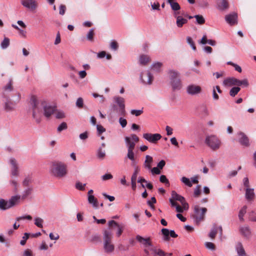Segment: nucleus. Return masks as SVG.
Masks as SVG:
<instances>
[{"mask_svg":"<svg viewBox=\"0 0 256 256\" xmlns=\"http://www.w3.org/2000/svg\"><path fill=\"white\" fill-rule=\"evenodd\" d=\"M236 250L238 256H247L242 244L238 242L236 244Z\"/></svg>","mask_w":256,"mask_h":256,"instance_id":"22","label":"nucleus"},{"mask_svg":"<svg viewBox=\"0 0 256 256\" xmlns=\"http://www.w3.org/2000/svg\"><path fill=\"white\" fill-rule=\"evenodd\" d=\"M10 44V40L8 38L4 37L3 40L1 42L0 47L4 50L8 47Z\"/></svg>","mask_w":256,"mask_h":256,"instance_id":"36","label":"nucleus"},{"mask_svg":"<svg viewBox=\"0 0 256 256\" xmlns=\"http://www.w3.org/2000/svg\"><path fill=\"white\" fill-rule=\"evenodd\" d=\"M113 99L118 106V108L116 105H114L112 106L114 110L118 112L120 115L124 116L126 114L124 99L119 96H115Z\"/></svg>","mask_w":256,"mask_h":256,"instance_id":"6","label":"nucleus"},{"mask_svg":"<svg viewBox=\"0 0 256 256\" xmlns=\"http://www.w3.org/2000/svg\"><path fill=\"white\" fill-rule=\"evenodd\" d=\"M238 15L235 12L227 14L225 16V20L227 23L230 26H233L237 24Z\"/></svg>","mask_w":256,"mask_h":256,"instance_id":"17","label":"nucleus"},{"mask_svg":"<svg viewBox=\"0 0 256 256\" xmlns=\"http://www.w3.org/2000/svg\"><path fill=\"white\" fill-rule=\"evenodd\" d=\"M13 90L12 81L10 79L9 80L8 82L3 88V94L4 96Z\"/></svg>","mask_w":256,"mask_h":256,"instance_id":"26","label":"nucleus"},{"mask_svg":"<svg viewBox=\"0 0 256 256\" xmlns=\"http://www.w3.org/2000/svg\"><path fill=\"white\" fill-rule=\"evenodd\" d=\"M150 61V58L146 55H142L140 58V62L142 64H146Z\"/></svg>","mask_w":256,"mask_h":256,"instance_id":"44","label":"nucleus"},{"mask_svg":"<svg viewBox=\"0 0 256 256\" xmlns=\"http://www.w3.org/2000/svg\"><path fill=\"white\" fill-rule=\"evenodd\" d=\"M236 78L234 77L228 78L223 81V85L224 86H235Z\"/></svg>","mask_w":256,"mask_h":256,"instance_id":"29","label":"nucleus"},{"mask_svg":"<svg viewBox=\"0 0 256 256\" xmlns=\"http://www.w3.org/2000/svg\"><path fill=\"white\" fill-rule=\"evenodd\" d=\"M169 200L172 206L173 207H176L177 212L181 213L184 212V208H182V207L178 205L176 202H173L172 200Z\"/></svg>","mask_w":256,"mask_h":256,"instance_id":"41","label":"nucleus"},{"mask_svg":"<svg viewBox=\"0 0 256 256\" xmlns=\"http://www.w3.org/2000/svg\"><path fill=\"white\" fill-rule=\"evenodd\" d=\"M32 182V177L30 176H26L24 178L22 182V186L24 187L29 186L30 184Z\"/></svg>","mask_w":256,"mask_h":256,"instance_id":"39","label":"nucleus"},{"mask_svg":"<svg viewBox=\"0 0 256 256\" xmlns=\"http://www.w3.org/2000/svg\"><path fill=\"white\" fill-rule=\"evenodd\" d=\"M88 132L86 131L83 133L80 134L79 136V138L80 140H84L88 138Z\"/></svg>","mask_w":256,"mask_h":256,"instance_id":"63","label":"nucleus"},{"mask_svg":"<svg viewBox=\"0 0 256 256\" xmlns=\"http://www.w3.org/2000/svg\"><path fill=\"white\" fill-rule=\"evenodd\" d=\"M207 211V209L205 208H200L198 206H195L194 207V218L196 224H198L204 218V215Z\"/></svg>","mask_w":256,"mask_h":256,"instance_id":"7","label":"nucleus"},{"mask_svg":"<svg viewBox=\"0 0 256 256\" xmlns=\"http://www.w3.org/2000/svg\"><path fill=\"white\" fill-rule=\"evenodd\" d=\"M238 134V136L239 142L244 146H248L250 144L249 140L246 135L242 132H240Z\"/></svg>","mask_w":256,"mask_h":256,"instance_id":"19","label":"nucleus"},{"mask_svg":"<svg viewBox=\"0 0 256 256\" xmlns=\"http://www.w3.org/2000/svg\"><path fill=\"white\" fill-rule=\"evenodd\" d=\"M10 184L12 188V192L14 193H17L18 192V188L20 184L16 180H11L10 182Z\"/></svg>","mask_w":256,"mask_h":256,"instance_id":"35","label":"nucleus"},{"mask_svg":"<svg viewBox=\"0 0 256 256\" xmlns=\"http://www.w3.org/2000/svg\"><path fill=\"white\" fill-rule=\"evenodd\" d=\"M106 156V151L102 148H98L96 150V158L100 160H103L104 159Z\"/></svg>","mask_w":256,"mask_h":256,"instance_id":"31","label":"nucleus"},{"mask_svg":"<svg viewBox=\"0 0 256 256\" xmlns=\"http://www.w3.org/2000/svg\"><path fill=\"white\" fill-rule=\"evenodd\" d=\"M194 17L196 18V22L198 24H202L205 22L204 18L201 15H195Z\"/></svg>","mask_w":256,"mask_h":256,"instance_id":"46","label":"nucleus"},{"mask_svg":"<svg viewBox=\"0 0 256 256\" xmlns=\"http://www.w3.org/2000/svg\"><path fill=\"white\" fill-rule=\"evenodd\" d=\"M206 144L212 150H216L221 146L220 140L214 134L208 135L206 137Z\"/></svg>","mask_w":256,"mask_h":256,"instance_id":"5","label":"nucleus"},{"mask_svg":"<svg viewBox=\"0 0 256 256\" xmlns=\"http://www.w3.org/2000/svg\"><path fill=\"white\" fill-rule=\"evenodd\" d=\"M112 233L110 230H104L103 233V250L107 254H111L114 250V245L112 242Z\"/></svg>","mask_w":256,"mask_h":256,"instance_id":"3","label":"nucleus"},{"mask_svg":"<svg viewBox=\"0 0 256 256\" xmlns=\"http://www.w3.org/2000/svg\"><path fill=\"white\" fill-rule=\"evenodd\" d=\"M8 163L11 167V174L12 176H17L19 174L18 166L16 160L13 158H11L8 160Z\"/></svg>","mask_w":256,"mask_h":256,"instance_id":"14","label":"nucleus"},{"mask_svg":"<svg viewBox=\"0 0 256 256\" xmlns=\"http://www.w3.org/2000/svg\"><path fill=\"white\" fill-rule=\"evenodd\" d=\"M150 170L152 174L153 175L160 174L161 172L160 170L158 167H154L153 168H152Z\"/></svg>","mask_w":256,"mask_h":256,"instance_id":"59","label":"nucleus"},{"mask_svg":"<svg viewBox=\"0 0 256 256\" xmlns=\"http://www.w3.org/2000/svg\"><path fill=\"white\" fill-rule=\"evenodd\" d=\"M134 167V170L133 174L131 178L136 179L138 173L139 172L140 169L138 166H136V164L135 166H133Z\"/></svg>","mask_w":256,"mask_h":256,"instance_id":"56","label":"nucleus"},{"mask_svg":"<svg viewBox=\"0 0 256 256\" xmlns=\"http://www.w3.org/2000/svg\"><path fill=\"white\" fill-rule=\"evenodd\" d=\"M134 149H128V153L126 154V158L130 160L132 162V165L135 166L136 163L135 159V154L134 152Z\"/></svg>","mask_w":256,"mask_h":256,"instance_id":"25","label":"nucleus"},{"mask_svg":"<svg viewBox=\"0 0 256 256\" xmlns=\"http://www.w3.org/2000/svg\"><path fill=\"white\" fill-rule=\"evenodd\" d=\"M186 41H187V42L190 46L192 47V50H196V47L195 46L194 43V41L192 40V38L188 36L186 38Z\"/></svg>","mask_w":256,"mask_h":256,"instance_id":"55","label":"nucleus"},{"mask_svg":"<svg viewBox=\"0 0 256 256\" xmlns=\"http://www.w3.org/2000/svg\"><path fill=\"white\" fill-rule=\"evenodd\" d=\"M162 62H156L154 63L151 66L152 70H153L156 72H159L160 71V68L162 66Z\"/></svg>","mask_w":256,"mask_h":256,"instance_id":"40","label":"nucleus"},{"mask_svg":"<svg viewBox=\"0 0 256 256\" xmlns=\"http://www.w3.org/2000/svg\"><path fill=\"white\" fill-rule=\"evenodd\" d=\"M247 206H244L242 207L238 213V218L242 222L244 221V216L246 212Z\"/></svg>","mask_w":256,"mask_h":256,"instance_id":"37","label":"nucleus"},{"mask_svg":"<svg viewBox=\"0 0 256 256\" xmlns=\"http://www.w3.org/2000/svg\"><path fill=\"white\" fill-rule=\"evenodd\" d=\"M255 197L254 192V189L252 188H246L245 198L248 202H251L254 200Z\"/></svg>","mask_w":256,"mask_h":256,"instance_id":"20","label":"nucleus"},{"mask_svg":"<svg viewBox=\"0 0 256 256\" xmlns=\"http://www.w3.org/2000/svg\"><path fill=\"white\" fill-rule=\"evenodd\" d=\"M108 225L109 228L107 230H110L112 232L114 228L116 227V236L119 237L122 234L124 228L122 226L119 224L118 222L114 220L109 221Z\"/></svg>","mask_w":256,"mask_h":256,"instance_id":"12","label":"nucleus"},{"mask_svg":"<svg viewBox=\"0 0 256 256\" xmlns=\"http://www.w3.org/2000/svg\"><path fill=\"white\" fill-rule=\"evenodd\" d=\"M22 256H34L32 251L30 249L24 250Z\"/></svg>","mask_w":256,"mask_h":256,"instance_id":"64","label":"nucleus"},{"mask_svg":"<svg viewBox=\"0 0 256 256\" xmlns=\"http://www.w3.org/2000/svg\"><path fill=\"white\" fill-rule=\"evenodd\" d=\"M217 232H218V228L216 227V224H214L212 228L210 230V232L209 233L208 236L212 239H214L215 238Z\"/></svg>","mask_w":256,"mask_h":256,"instance_id":"42","label":"nucleus"},{"mask_svg":"<svg viewBox=\"0 0 256 256\" xmlns=\"http://www.w3.org/2000/svg\"><path fill=\"white\" fill-rule=\"evenodd\" d=\"M143 113V110H132L130 111V114L132 115H134L138 116L141 115Z\"/></svg>","mask_w":256,"mask_h":256,"instance_id":"53","label":"nucleus"},{"mask_svg":"<svg viewBox=\"0 0 256 256\" xmlns=\"http://www.w3.org/2000/svg\"><path fill=\"white\" fill-rule=\"evenodd\" d=\"M65 117L64 113L62 111H57L56 112V118L58 119L63 118Z\"/></svg>","mask_w":256,"mask_h":256,"instance_id":"61","label":"nucleus"},{"mask_svg":"<svg viewBox=\"0 0 256 256\" xmlns=\"http://www.w3.org/2000/svg\"><path fill=\"white\" fill-rule=\"evenodd\" d=\"M16 104V102H12L10 100H6L4 105V110L8 112L13 110L15 108Z\"/></svg>","mask_w":256,"mask_h":256,"instance_id":"21","label":"nucleus"},{"mask_svg":"<svg viewBox=\"0 0 256 256\" xmlns=\"http://www.w3.org/2000/svg\"><path fill=\"white\" fill-rule=\"evenodd\" d=\"M181 182L184 183L185 185L189 186L192 187V182L190 180L185 176H183L181 178Z\"/></svg>","mask_w":256,"mask_h":256,"instance_id":"47","label":"nucleus"},{"mask_svg":"<svg viewBox=\"0 0 256 256\" xmlns=\"http://www.w3.org/2000/svg\"><path fill=\"white\" fill-rule=\"evenodd\" d=\"M205 246L207 248L212 250H215L214 244L211 242H206L205 243Z\"/></svg>","mask_w":256,"mask_h":256,"instance_id":"62","label":"nucleus"},{"mask_svg":"<svg viewBox=\"0 0 256 256\" xmlns=\"http://www.w3.org/2000/svg\"><path fill=\"white\" fill-rule=\"evenodd\" d=\"M20 199H22V197L19 194L12 196L8 200L11 208L18 204L20 202Z\"/></svg>","mask_w":256,"mask_h":256,"instance_id":"23","label":"nucleus"},{"mask_svg":"<svg viewBox=\"0 0 256 256\" xmlns=\"http://www.w3.org/2000/svg\"><path fill=\"white\" fill-rule=\"evenodd\" d=\"M160 181L161 182L164 184H168V186L170 185L169 181L166 178V176L164 175H162L160 176Z\"/></svg>","mask_w":256,"mask_h":256,"instance_id":"57","label":"nucleus"},{"mask_svg":"<svg viewBox=\"0 0 256 256\" xmlns=\"http://www.w3.org/2000/svg\"><path fill=\"white\" fill-rule=\"evenodd\" d=\"M30 103L32 107V117L38 124L41 122L42 114L48 118L56 110L55 106L44 100H38L35 96L31 97Z\"/></svg>","mask_w":256,"mask_h":256,"instance_id":"1","label":"nucleus"},{"mask_svg":"<svg viewBox=\"0 0 256 256\" xmlns=\"http://www.w3.org/2000/svg\"><path fill=\"white\" fill-rule=\"evenodd\" d=\"M202 91V88L200 86L194 84H190L186 88L187 94L191 96L199 95Z\"/></svg>","mask_w":256,"mask_h":256,"instance_id":"8","label":"nucleus"},{"mask_svg":"<svg viewBox=\"0 0 256 256\" xmlns=\"http://www.w3.org/2000/svg\"><path fill=\"white\" fill-rule=\"evenodd\" d=\"M33 188L32 186L26 187L23 191L21 196L22 200L26 199L28 196H30L32 192Z\"/></svg>","mask_w":256,"mask_h":256,"instance_id":"30","label":"nucleus"},{"mask_svg":"<svg viewBox=\"0 0 256 256\" xmlns=\"http://www.w3.org/2000/svg\"><path fill=\"white\" fill-rule=\"evenodd\" d=\"M240 90V88L238 86L233 87L230 91V96L234 97L238 94Z\"/></svg>","mask_w":256,"mask_h":256,"instance_id":"43","label":"nucleus"},{"mask_svg":"<svg viewBox=\"0 0 256 256\" xmlns=\"http://www.w3.org/2000/svg\"><path fill=\"white\" fill-rule=\"evenodd\" d=\"M44 222V220L38 217H36L34 218V224L36 225L38 227L42 228V224Z\"/></svg>","mask_w":256,"mask_h":256,"instance_id":"45","label":"nucleus"},{"mask_svg":"<svg viewBox=\"0 0 256 256\" xmlns=\"http://www.w3.org/2000/svg\"><path fill=\"white\" fill-rule=\"evenodd\" d=\"M10 208H11V206L9 200L3 198L0 199V210H6Z\"/></svg>","mask_w":256,"mask_h":256,"instance_id":"27","label":"nucleus"},{"mask_svg":"<svg viewBox=\"0 0 256 256\" xmlns=\"http://www.w3.org/2000/svg\"><path fill=\"white\" fill-rule=\"evenodd\" d=\"M29 236L30 234L26 232L24 234V236H22V238L20 242V244L22 246H24L26 244V240L29 238Z\"/></svg>","mask_w":256,"mask_h":256,"instance_id":"54","label":"nucleus"},{"mask_svg":"<svg viewBox=\"0 0 256 256\" xmlns=\"http://www.w3.org/2000/svg\"><path fill=\"white\" fill-rule=\"evenodd\" d=\"M88 203L92 204L94 208L98 207V200L94 196H88Z\"/></svg>","mask_w":256,"mask_h":256,"instance_id":"34","label":"nucleus"},{"mask_svg":"<svg viewBox=\"0 0 256 256\" xmlns=\"http://www.w3.org/2000/svg\"><path fill=\"white\" fill-rule=\"evenodd\" d=\"M172 196L170 200H172L173 202L175 200L179 201L180 203L183 202L184 201V198L180 195L178 194L175 191H172Z\"/></svg>","mask_w":256,"mask_h":256,"instance_id":"28","label":"nucleus"},{"mask_svg":"<svg viewBox=\"0 0 256 256\" xmlns=\"http://www.w3.org/2000/svg\"><path fill=\"white\" fill-rule=\"evenodd\" d=\"M110 48L114 51H116L118 50V43L115 41L112 40L110 42Z\"/></svg>","mask_w":256,"mask_h":256,"instance_id":"48","label":"nucleus"},{"mask_svg":"<svg viewBox=\"0 0 256 256\" xmlns=\"http://www.w3.org/2000/svg\"><path fill=\"white\" fill-rule=\"evenodd\" d=\"M153 158L152 156L146 155L144 163V167L148 170L151 169L153 163Z\"/></svg>","mask_w":256,"mask_h":256,"instance_id":"24","label":"nucleus"},{"mask_svg":"<svg viewBox=\"0 0 256 256\" xmlns=\"http://www.w3.org/2000/svg\"><path fill=\"white\" fill-rule=\"evenodd\" d=\"M140 79L144 84H150L153 80V76L149 71L146 70L141 72Z\"/></svg>","mask_w":256,"mask_h":256,"instance_id":"10","label":"nucleus"},{"mask_svg":"<svg viewBox=\"0 0 256 256\" xmlns=\"http://www.w3.org/2000/svg\"><path fill=\"white\" fill-rule=\"evenodd\" d=\"M168 74L173 90H180L182 84L180 78V73L176 70H170L168 71Z\"/></svg>","mask_w":256,"mask_h":256,"instance_id":"4","label":"nucleus"},{"mask_svg":"<svg viewBox=\"0 0 256 256\" xmlns=\"http://www.w3.org/2000/svg\"><path fill=\"white\" fill-rule=\"evenodd\" d=\"M218 5V9L222 10L228 8V4L226 0H219Z\"/></svg>","mask_w":256,"mask_h":256,"instance_id":"32","label":"nucleus"},{"mask_svg":"<svg viewBox=\"0 0 256 256\" xmlns=\"http://www.w3.org/2000/svg\"><path fill=\"white\" fill-rule=\"evenodd\" d=\"M12 26L14 29L18 30V34L20 36H21L23 38L26 37V30L20 28L18 26H16V24H12Z\"/></svg>","mask_w":256,"mask_h":256,"instance_id":"38","label":"nucleus"},{"mask_svg":"<svg viewBox=\"0 0 256 256\" xmlns=\"http://www.w3.org/2000/svg\"><path fill=\"white\" fill-rule=\"evenodd\" d=\"M94 35V30L93 28L90 29L86 35V38L89 40H92Z\"/></svg>","mask_w":256,"mask_h":256,"instance_id":"58","label":"nucleus"},{"mask_svg":"<svg viewBox=\"0 0 256 256\" xmlns=\"http://www.w3.org/2000/svg\"><path fill=\"white\" fill-rule=\"evenodd\" d=\"M21 4L25 8L34 10L38 7L36 0H20Z\"/></svg>","mask_w":256,"mask_h":256,"instance_id":"15","label":"nucleus"},{"mask_svg":"<svg viewBox=\"0 0 256 256\" xmlns=\"http://www.w3.org/2000/svg\"><path fill=\"white\" fill-rule=\"evenodd\" d=\"M139 138L135 134H131L129 136L124 138L126 145L128 149H134Z\"/></svg>","mask_w":256,"mask_h":256,"instance_id":"9","label":"nucleus"},{"mask_svg":"<svg viewBox=\"0 0 256 256\" xmlns=\"http://www.w3.org/2000/svg\"><path fill=\"white\" fill-rule=\"evenodd\" d=\"M101 178L103 181H106L112 179L113 178V176L112 174L107 173L102 175L101 176Z\"/></svg>","mask_w":256,"mask_h":256,"instance_id":"52","label":"nucleus"},{"mask_svg":"<svg viewBox=\"0 0 256 256\" xmlns=\"http://www.w3.org/2000/svg\"><path fill=\"white\" fill-rule=\"evenodd\" d=\"M143 138L150 142L156 144L162 138L159 134L145 133L143 134Z\"/></svg>","mask_w":256,"mask_h":256,"instance_id":"11","label":"nucleus"},{"mask_svg":"<svg viewBox=\"0 0 256 256\" xmlns=\"http://www.w3.org/2000/svg\"><path fill=\"white\" fill-rule=\"evenodd\" d=\"M67 124L65 122L61 123L57 128V131L58 132H61L62 130H65L67 128Z\"/></svg>","mask_w":256,"mask_h":256,"instance_id":"51","label":"nucleus"},{"mask_svg":"<svg viewBox=\"0 0 256 256\" xmlns=\"http://www.w3.org/2000/svg\"><path fill=\"white\" fill-rule=\"evenodd\" d=\"M50 173L54 177L60 178L65 177L68 174L67 166L60 161H54L52 163Z\"/></svg>","mask_w":256,"mask_h":256,"instance_id":"2","label":"nucleus"},{"mask_svg":"<svg viewBox=\"0 0 256 256\" xmlns=\"http://www.w3.org/2000/svg\"><path fill=\"white\" fill-rule=\"evenodd\" d=\"M162 233L164 236V240H168L170 239V230L167 228H162Z\"/></svg>","mask_w":256,"mask_h":256,"instance_id":"49","label":"nucleus"},{"mask_svg":"<svg viewBox=\"0 0 256 256\" xmlns=\"http://www.w3.org/2000/svg\"><path fill=\"white\" fill-rule=\"evenodd\" d=\"M85 186L86 184H82V182H78L76 183V188L77 190H85Z\"/></svg>","mask_w":256,"mask_h":256,"instance_id":"50","label":"nucleus"},{"mask_svg":"<svg viewBox=\"0 0 256 256\" xmlns=\"http://www.w3.org/2000/svg\"><path fill=\"white\" fill-rule=\"evenodd\" d=\"M240 234L245 238H249L252 235V230L247 225H244L240 228Z\"/></svg>","mask_w":256,"mask_h":256,"instance_id":"18","label":"nucleus"},{"mask_svg":"<svg viewBox=\"0 0 256 256\" xmlns=\"http://www.w3.org/2000/svg\"><path fill=\"white\" fill-rule=\"evenodd\" d=\"M136 239L140 244L144 248H147L148 246H152V244L150 237L144 238L140 235H137L136 236Z\"/></svg>","mask_w":256,"mask_h":256,"instance_id":"13","label":"nucleus"},{"mask_svg":"<svg viewBox=\"0 0 256 256\" xmlns=\"http://www.w3.org/2000/svg\"><path fill=\"white\" fill-rule=\"evenodd\" d=\"M179 14L180 12H174V16L176 19V26L180 28L182 27L184 24L188 22V20L182 16H179Z\"/></svg>","mask_w":256,"mask_h":256,"instance_id":"16","label":"nucleus"},{"mask_svg":"<svg viewBox=\"0 0 256 256\" xmlns=\"http://www.w3.org/2000/svg\"><path fill=\"white\" fill-rule=\"evenodd\" d=\"M200 186L198 185L194 190V196L195 197H198L200 195L201 192L200 190Z\"/></svg>","mask_w":256,"mask_h":256,"instance_id":"60","label":"nucleus"},{"mask_svg":"<svg viewBox=\"0 0 256 256\" xmlns=\"http://www.w3.org/2000/svg\"><path fill=\"white\" fill-rule=\"evenodd\" d=\"M168 2L170 4L172 9L176 12L180 10V4L176 2V0H167Z\"/></svg>","mask_w":256,"mask_h":256,"instance_id":"33","label":"nucleus"}]
</instances>
